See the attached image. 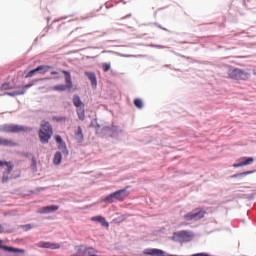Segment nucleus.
<instances>
[{
	"instance_id": "1",
	"label": "nucleus",
	"mask_w": 256,
	"mask_h": 256,
	"mask_svg": "<svg viewBox=\"0 0 256 256\" xmlns=\"http://www.w3.org/2000/svg\"><path fill=\"white\" fill-rule=\"evenodd\" d=\"M38 132V137L42 143H49V139L53 137V126L47 121H42Z\"/></svg>"
},
{
	"instance_id": "2",
	"label": "nucleus",
	"mask_w": 256,
	"mask_h": 256,
	"mask_svg": "<svg viewBox=\"0 0 256 256\" xmlns=\"http://www.w3.org/2000/svg\"><path fill=\"white\" fill-rule=\"evenodd\" d=\"M125 197H129L127 189L117 190L104 198L105 203H113L114 201H123Z\"/></svg>"
},
{
	"instance_id": "3",
	"label": "nucleus",
	"mask_w": 256,
	"mask_h": 256,
	"mask_svg": "<svg viewBox=\"0 0 256 256\" xmlns=\"http://www.w3.org/2000/svg\"><path fill=\"white\" fill-rule=\"evenodd\" d=\"M228 75L230 79H234L235 81H247L249 79V73L240 68H231L228 71Z\"/></svg>"
},
{
	"instance_id": "4",
	"label": "nucleus",
	"mask_w": 256,
	"mask_h": 256,
	"mask_svg": "<svg viewBox=\"0 0 256 256\" xmlns=\"http://www.w3.org/2000/svg\"><path fill=\"white\" fill-rule=\"evenodd\" d=\"M191 239H193V233L187 230L174 232L172 235V241H178L179 243H189Z\"/></svg>"
},
{
	"instance_id": "5",
	"label": "nucleus",
	"mask_w": 256,
	"mask_h": 256,
	"mask_svg": "<svg viewBox=\"0 0 256 256\" xmlns=\"http://www.w3.org/2000/svg\"><path fill=\"white\" fill-rule=\"evenodd\" d=\"M63 75H65V84H60L54 86L53 91H67V89H73V80L71 79V72L67 70L62 71Z\"/></svg>"
},
{
	"instance_id": "6",
	"label": "nucleus",
	"mask_w": 256,
	"mask_h": 256,
	"mask_svg": "<svg viewBox=\"0 0 256 256\" xmlns=\"http://www.w3.org/2000/svg\"><path fill=\"white\" fill-rule=\"evenodd\" d=\"M2 129L5 133H29V131H32L31 127L17 124H7Z\"/></svg>"
},
{
	"instance_id": "7",
	"label": "nucleus",
	"mask_w": 256,
	"mask_h": 256,
	"mask_svg": "<svg viewBox=\"0 0 256 256\" xmlns=\"http://www.w3.org/2000/svg\"><path fill=\"white\" fill-rule=\"evenodd\" d=\"M206 211L203 209H195L193 212H188L183 216L185 221H200L206 215Z\"/></svg>"
},
{
	"instance_id": "8",
	"label": "nucleus",
	"mask_w": 256,
	"mask_h": 256,
	"mask_svg": "<svg viewBox=\"0 0 256 256\" xmlns=\"http://www.w3.org/2000/svg\"><path fill=\"white\" fill-rule=\"evenodd\" d=\"M36 247H39V249H61V244L59 243H53V242H45L40 241L36 244Z\"/></svg>"
},
{
	"instance_id": "9",
	"label": "nucleus",
	"mask_w": 256,
	"mask_h": 256,
	"mask_svg": "<svg viewBox=\"0 0 256 256\" xmlns=\"http://www.w3.org/2000/svg\"><path fill=\"white\" fill-rule=\"evenodd\" d=\"M55 141H56V143H58V149H60V151H62V153L64 155H69V150L67 149V144H65V142L63 141V138H61V136H59V135H56Z\"/></svg>"
},
{
	"instance_id": "10",
	"label": "nucleus",
	"mask_w": 256,
	"mask_h": 256,
	"mask_svg": "<svg viewBox=\"0 0 256 256\" xmlns=\"http://www.w3.org/2000/svg\"><path fill=\"white\" fill-rule=\"evenodd\" d=\"M254 161L255 159H253V157H242L239 159L238 163L233 164V167H245L247 165H251L252 163H254Z\"/></svg>"
},
{
	"instance_id": "11",
	"label": "nucleus",
	"mask_w": 256,
	"mask_h": 256,
	"mask_svg": "<svg viewBox=\"0 0 256 256\" xmlns=\"http://www.w3.org/2000/svg\"><path fill=\"white\" fill-rule=\"evenodd\" d=\"M144 255L165 256V251L157 248H148L144 250Z\"/></svg>"
},
{
	"instance_id": "12",
	"label": "nucleus",
	"mask_w": 256,
	"mask_h": 256,
	"mask_svg": "<svg viewBox=\"0 0 256 256\" xmlns=\"http://www.w3.org/2000/svg\"><path fill=\"white\" fill-rule=\"evenodd\" d=\"M59 206L51 205V206H44L38 210V213L41 215L47 214V213H54V211H58Z\"/></svg>"
},
{
	"instance_id": "13",
	"label": "nucleus",
	"mask_w": 256,
	"mask_h": 256,
	"mask_svg": "<svg viewBox=\"0 0 256 256\" xmlns=\"http://www.w3.org/2000/svg\"><path fill=\"white\" fill-rule=\"evenodd\" d=\"M30 87H33V83L26 84L25 86H23L21 90L10 92L8 93V95H10V97H17V95H25V89H29Z\"/></svg>"
},
{
	"instance_id": "14",
	"label": "nucleus",
	"mask_w": 256,
	"mask_h": 256,
	"mask_svg": "<svg viewBox=\"0 0 256 256\" xmlns=\"http://www.w3.org/2000/svg\"><path fill=\"white\" fill-rule=\"evenodd\" d=\"M91 221L101 224L102 227H109V222H107V220H105V218L101 215L93 216Z\"/></svg>"
},
{
	"instance_id": "15",
	"label": "nucleus",
	"mask_w": 256,
	"mask_h": 256,
	"mask_svg": "<svg viewBox=\"0 0 256 256\" xmlns=\"http://www.w3.org/2000/svg\"><path fill=\"white\" fill-rule=\"evenodd\" d=\"M0 145H3L4 147H16L17 143L11 139L0 138Z\"/></svg>"
},
{
	"instance_id": "16",
	"label": "nucleus",
	"mask_w": 256,
	"mask_h": 256,
	"mask_svg": "<svg viewBox=\"0 0 256 256\" xmlns=\"http://www.w3.org/2000/svg\"><path fill=\"white\" fill-rule=\"evenodd\" d=\"M0 249H3L4 251H8L9 253H25L24 249L13 248L5 245H0Z\"/></svg>"
},
{
	"instance_id": "17",
	"label": "nucleus",
	"mask_w": 256,
	"mask_h": 256,
	"mask_svg": "<svg viewBox=\"0 0 256 256\" xmlns=\"http://www.w3.org/2000/svg\"><path fill=\"white\" fill-rule=\"evenodd\" d=\"M72 101L74 107H76L77 109L85 107V104L83 103V101H81V97H79L78 95H74Z\"/></svg>"
},
{
	"instance_id": "18",
	"label": "nucleus",
	"mask_w": 256,
	"mask_h": 256,
	"mask_svg": "<svg viewBox=\"0 0 256 256\" xmlns=\"http://www.w3.org/2000/svg\"><path fill=\"white\" fill-rule=\"evenodd\" d=\"M85 75L88 77L89 81H91L92 87H97V76L93 72H85Z\"/></svg>"
},
{
	"instance_id": "19",
	"label": "nucleus",
	"mask_w": 256,
	"mask_h": 256,
	"mask_svg": "<svg viewBox=\"0 0 256 256\" xmlns=\"http://www.w3.org/2000/svg\"><path fill=\"white\" fill-rule=\"evenodd\" d=\"M51 69H53V66L50 65H40L37 67L38 73H41L42 75H45V73H48Z\"/></svg>"
},
{
	"instance_id": "20",
	"label": "nucleus",
	"mask_w": 256,
	"mask_h": 256,
	"mask_svg": "<svg viewBox=\"0 0 256 256\" xmlns=\"http://www.w3.org/2000/svg\"><path fill=\"white\" fill-rule=\"evenodd\" d=\"M75 139L78 143H82L83 141V129L81 126H78L77 131L75 132Z\"/></svg>"
},
{
	"instance_id": "21",
	"label": "nucleus",
	"mask_w": 256,
	"mask_h": 256,
	"mask_svg": "<svg viewBox=\"0 0 256 256\" xmlns=\"http://www.w3.org/2000/svg\"><path fill=\"white\" fill-rule=\"evenodd\" d=\"M4 165H6L7 167V170H6L7 175H10L11 171H13V163L0 160V167H4Z\"/></svg>"
},
{
	"instance_id": "22",
	"label": "nucleus",
	"mask_w": 256,
	"mask_h": 256,
	"mask_svg": "<svg viewBox=\"0 0 256 256\" xmlns=\"http://www.w3.org/2000/svg\"><path fill=\"white\" fill-rule=\"evenodd\" d=\"M63 159V156L61 155V152H56L54 155V165H61V161Z\"/></svg>"
},
{
	"instance_id": "23",
	"label": "nucleus",
	"mask_w": 256,
	"mask_h": 256,
	"mask_svg": "<svg viewBox=\"0 0 256 256\" xmlns=\"http://www.w3.org/2000/svg\"><path fill=\"white\" fill-rule=\"evenodd\" d=\"M76 113H77L78 119H80V121H85V107L78 108L76 110Z\"/></svg>"
},
{
	"instance_id": "24",
	"label": "nucleus",
	"mask_w": 256,
	"mask_h": 256,
	"mask_svg": "<svg viewBox=\"0 0 256 256\" xmlns=\"http://www.w3.org/2000/svg\"><path fill=\"white\" fill-rule=\"evenodd\" d=\"M134 105L135 107H137V109H143V100H141L140 98H136L134 100Z\"/></svg>"
},
{
	"instance_id": "25",
	"label": "nucleus",
	"mask_w": 256,
	"mask_h": 256,
	"mask_svg": "<svg viewBox=\"0 0 256 256\" xmlns=\"http://www.w3.org/2000/svg\"><path fill=\"white\" fill-rule=\"evenodd\" d=\"M35 73H39V70H37V68L34 69V70L29 71V72L26 74V79H29V78L33 77V75H35Z\"/></svg>"
},
{
	"instance_id": "26",
	"label": "nucleus",
	"mask_w": 256,
	"mask_h": 256,
	"mask_svg": "<svg viewBox=\"0 0 256 256\" xmlns=\"http://www.w3.org/2000/svg\"><path fill=\"white\" fill-rule=\"evenodd\" d=\"M102 69H103L104 73H107V71H109L111 69V64L103 63L102 64Z\"/></svg>"
},
{
	"instance_id": "27",
	"label": "nucleus",
	"mask_w": 256,
	"mask_h": 256,
	"mask_svg": "<svg viewBox=\"0 0 256 256\" xmlns=\"http://www.w3.org/2000/svg\"><path fill=\"white\" fill-rule=\"evenodd\" d=\"M251 173H253V171H246V172H242L240 174H235L232 177H241V175H251Z\"/></svg>"
},
{
	"instance_id": "28",
	"label": "nucleus",
	"mask_w": 256,
	"mask_h": 256,
	"mask_svg": "<svg viewBox=\"0 0 256 256\" xmlns=\"http://www.w3.org/2000/svg\"><path fill=\"white\" fill-rule=\"evenodd\" d=\"M2 181H3V183H7V181H9V174L4 175V176L2 177Z\"/></svg>"
},
{
	"instance_id": "29",
	"label": "nucleus",
	"mask_w": 256,
	"mask_h": 256,
	"mask_svg": "<svg viewBox=\"0 0 256 256\" xmlns=\"http://www.w3.org/2000/svg\"><path fill=\"white\" fill-rule=\"evenodd\" d=\"M57 121H66L67 118L65 117H58V118H54Z\"/></svg>"
},
{
	"instance_id": "30",
	"label": "nucleus",
	"mask_w": 256,
	"mask_h": 256,
	"mask_svg": "<svg viewBox=\"0 0 256 256\" xmlns=\"http://www.w3.org/2000/svg\"><path fill=\"white\" fill-rule=\"evenodd\" d=\"M25 229H33V226L31 224H27L23 226Z\"/></svg>"
},
{
	"instance_id": "31",
	"label": "nucleus",
	"mask_w": 256,
	"mask_h": 256,
	"mask_svg": "<svg viewBox=\"0 0 256 256\" xmlns=\"http://www.w3.org/2000/svg\"><path fill=\"white\" fill-rule=\"evenodd\" d=\"M50 75H59V72H57V71H52V72L50 73Z\"/></svg>"
},
{
	"instance_id": "32",
	"label": "nucleus",
	"mask_w": 256,
	"mask_h": 256,
	"mask_svg": "<svg viewBox=\"0 0 256 256\" xmlns=\"http://www.w3.org/2000/svg\"><path fill=\"white\" fill-rule=\"evenodd\" d=\"M8 86H9V84H3L2 89H7Z\"/></svg>"
},
{
	"instance_id": "33",
	"label": "nucleus",
	"mask_w": 256,
	"mask_h": 256,
	"mask_svg": "<svg viewBox=\"0 0 256 256\" xmlns=\"http://www.w3.org/2000/svg\"><path fill=\"white\" fill-rule=\"evenodd\" d=\"M185 225H187V223L182 222V223L179 224V227H183V226H185Z\"/></svg>"
},
{
	"instance_id": "34",
	"label": "nucleus",
	"mask_w": 256,
	"mask_h": 256,
	"mask_svg": "<svg viewBox=\"0 0 256 256\" xmlns=\"http://www.w3.org/2000/svg\"><path fill=\"white\" fill-rule=\"evenodd\" d=\"M0 233H3V226L0 225Z\"/></svg>"
},
{
	"instance_id": "35",
	"label": "nucleus",
	"mask_w": 256,
	"mask_h": 256,
	"mask_svg": "<svg viewBox=\"0 0 256 256\" xmlns=\"http://www.w3.org/2000/svg\"><path fill=\"white\" fill-rule=\"evenodd\" d=\"M160 29H163V31H167V28H163L161 26H159Z\"/></svg>"
},
{
	"instance_id": "36",
	"label": "nucleus",
	"mask_w": 256,
	"mask_h": 256,
	"mask_svg": "<svg viewBox=\"0 0 256 256\" xmlns=\"http://www.w3.org/2000/svg\"><path fill=\"white\" fill-rule=\"evenodd\" d=\"M126 17H131V14H128ZM126 17H123V19H126Z\"/></svg>"
},
{
	"instance_id": "37",
	"label": "nucleus",
	"mask_w": 256,
	"mask_h": 256,
	"mask_svg": "<svg viewBox=\"0 0 256 256\" xmlns=\"http://www.w3.org/2000/svg\"><path fill=\"white\" fill-rule=\"evenodd\" d=\"M253 75H256V69L253 70Z\"/></svg>"
},
{
	"instance_id": "38",
	"label": "nucleus",
	"mask_w": 256,
	"mask_h": 256,
	"mask_svg": "<svg viewBox=\"0 0 256 256\" xmlns=\"http://www.w3.org/2000/svg\"><path fill=\"white\" fill-rule=\"evenodd\" d=\"M159 49H163L164 47L163 46H158Z\"/></svg>"
},
{
	"instance_id": "39",
	"label": "nucleus",
	"mask_w": 256,
	"mask_h": 256,
	"mask_svg": "<svg viewBox=\"0 0 256 256\" xmlns=\"http://www.w3.org/2000/svg\"><path fill=\"white\" fill-rule=\"evenodd\" d=\"M0 243H3V241L0 240Z\"/></svg>"
},
{
	"instance_id": "40",
	"label": "nucleus",
	"mask_w": 256,
	"mask_h": 256,
	"mask_svg": "<svg viewBox=\"0 0 256 256\" xmlns=\"http://www.w3.org/2000/svg\"><path fill=\"white\" fill-rule=\"evenodd\" d=\"M56 79H59V77H56Z\"/></svg>"
}]
</instances>
